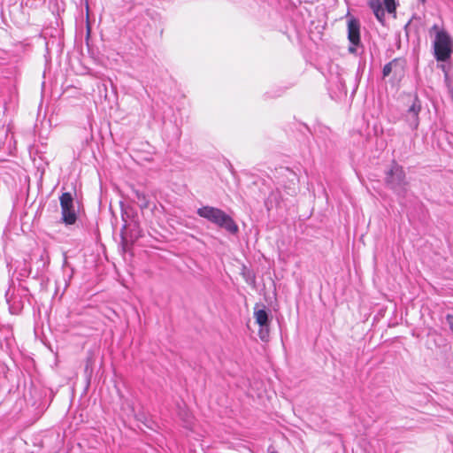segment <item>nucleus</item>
Returning a JSON list of instances; mask_svg holds the SVG:
<instances>
[{"label":"nucleus","instance_id":"nucleus-12","mask_svg":"<svg viewBox=\"0 0 453 453\" xmlns=\"http://www.w3.org/2000/svg\"><path fill=\"white\" fill-rule=\"evenodd\" d=\"M446 320L450 329L453 331V314H448L446 317Z\"/></svg>","mask_w":453,"mask_h":453},{"label":"nucleus","instance_id":"nucleus-9","mask_svg":"<svg viewBox=\"0 0 453 453\" xmlns=\"http://www.w3.org/2000/svg\"><path fill=\"white\" fill-rule=\"evenodd\" d=\"M134 196L138 201L141 209H146L149 206V201L146 195L139 190H134Z\"/></svg>","mask_w":453,"mask_h":453},{"label":"nucleus","instance_id":"nucleus-11","mask_svg":"<svg viewBox=\"0 0 453 453\" xmlns=\"http://www.w3.org/2000/svg\"><path fill=\"white\" fill-rule=\"evenodd\" d=\"M392 65H393V62H390V63H388L387 65H384L383 70H382L384 77H387V76H388L391 73V72H392Z\"/></svg>","mask_w":453,"mask_h":453},{"label":"nucleus","instance_id":"nucleus-1","mask_svg":"<svg viewBox=\"0 0 453 453\" xmlns=\"http://www.w3.org/2000/svg\"><path fill=\"white\" fill-rule=\"evenodd\" d=\"M197 214L206 219L208 221L215 224L219 227L224 228L230 234H235L239 227L234 220L222 210L212 206H203L197 210Z\"/></svg>","mask_w":453,"mask_h":453},{"label":"nucleus","instance_id":"nucleus-4","mask_svg":"<svg viewBox=\"0 0 453 453\" xmlns=\"http://www.w3.org/2000/svg\"><path fill=\"white\" fill-rule=\"evenodd\" d=\"M62 211V219L66 225H73L76 221V213L73 209V199L70 193H63L59 198Z\"/></svg>","mask_w":453,"mask_h":453},{"label":"nucleus","instance_id":"nucleus-7","mask_svg":"<svg viewBox=\"0 0 453 453\" xmlns=\"http://www.w3.org/2000/svg\"><path fill=\"white\" fill-rule=\"evenodd\" d=\"M421 104L416 97L404 115V120L411 130H417L419 125V112Z\"/></svg>","mask_w":453,"mask_h":453},{"label":"nucleus","instance_id":"nucleus-14","mask_svg":"<svg viewBox=\"0 0 453 453\" xmlns=\"http://www.w3.org/2000/svg\"><path fill=\"white\" fill-rule=\"evenodd\" d=\"M186 422H187L186 427H188V428H190V429H191V426H190V425H189V422H188V421H186Z\"/></svg>","mask_w":453,"mask_h":453},{"label":"nucleus","instance_id":"nucleus-10","mask_svg":"<svg viewBox=\"0 0 453 453\" xmlns=\"http://www.w3.org/2000/svg\"><path fill=\"white\" fill-rule=\"evenodd\" d=\"M383 4H385V9L388 13H395L396 10V3L395 0H383Z\"/></svg>","mask_w":453,"mask_h":453},{"label":"nucleus","instance_id":"nucleus-13","mask_svg":"<svg viewBox=\"0 0 453 453\" xmlns=\"http://www.w3.org/2000/svg\"><path fill=\"white\" fill-rule=\"evenodd\" d=\"M92 357H88L87 359V365H86V371H88L90 366L92 365Z\"/></svg>","mask_w":453,"mask_h":453},{"label":"nucleus","instance_id":"nucleus-8","mask_svg":"<svg viewBox=\"0 0 453 453\" xmlns=\"http://www.w3.org/2000/svg\"><path fill=\"white\" fill-rule=\"evenodd\" d=\"M367 4L369 7L372 10L373 14L376 19L381 24H384L385 21V9L382 6V3L380 0H367Z\"/></svg>","mask_w":453,"mask_h":453},{"label":"nucleus","instance_id":"nucleus-15","mask_svg":"<svg viewBox=\"0 0 453 453\" xmlns=\"http://www.w3.org/2000/svg\"><path fill=\"white\" fill-rule=\"evenodd\" d=\"M419 1H420V2H422V3H424V2H425V0H419Z\"/></svg>","mask_w":453,"mask_h":453},{"label":"nucleus","instance_id":"nucleus-6","mask_svg":"<svg viewBox=\"0 0 453 453\" xmlns=\"http://www.w3.org/2000/svg\"><path fill=\"white\" fill-rule=\"evenodd\" d=\"M254 318L256 323L260 326L259 329V337L261 340L265 341L269 336V317L268 313L265 308H259V305L257 304L254 308Z\"/></svg>","mask_w":453,"mask_h":453},{"label":"nucleus","instance_id":"nucleus-3","mask_svg":"<svg viewBox=\"0 0 453 453\" xmlns=\"http://www.w3.org/2000/svg\"><path fill=\"white\" fill-rule=\"evenodd\" d=\"M386 181L388 185L398 195H404L407 191L405 173L402 166L393 164L387 173Z\"/></svg>","mask_w":453,"mask_h":453},{"label":"nucleus","instance_id":"nucleus-2","mask_svg":"<svg viewBox=\"0 0 453 453\" xmlns=\"http://www.w3.org/2000/svg\"><path fill=\"white\" fill-rule=\"evenodd\" d=\"M436 30L434 41V53L437 61L445 62L450 58L453 48V40L445 30H440L438 26L433 27Z\"/></svg>","mask_w":453,"mask_h":453},{"label":"nucleus","instance_id":"nucleus-5","mask_svg":"<svg viewBox=\"0 0 453 453\" xmlns=\"http://www.w3.org/2000/svg\"><path fill=\"white\" fill-rule=\"evenodd\" d=\"M348 39L350 43L349 52L356 54L357 47L361 45L360 23L357 19L351 18L348 20Z\"/></svg>","mask_w":453,"mask_h":453}]
</instances>
